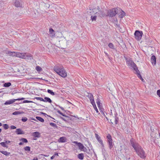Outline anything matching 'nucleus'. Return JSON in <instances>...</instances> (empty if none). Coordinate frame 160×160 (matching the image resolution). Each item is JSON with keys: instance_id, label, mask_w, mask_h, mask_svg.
<instances>
[{"instance_id": "obj_57", "label": "nucleus", "mask_w": 160, "mask_h": 160, "mask_svg": "<svg viewBox=\"0 0 160 160\" xmlns=\"http://www.w3.org/2000/svg\"><path fill=\"white\" fill-rule=\"evenodd\" d=\"M55 156L53 155V156H52L51 157V159H54L55 158Z\"/></svg>"}, {"instance_id": "obj_49", "label": "nucleus", "mask_w": 160, "mask_h": 160, "mask_svg": "<svg viewBox=\"0 0 160 160\" xmlns=\"http://www.w3.org/2000/svg\"><path fill=\"white\" fill-rule=\"evenodd\" d=\"M98 106L99 108V110L103 109L102 108V106L101 105V104H100L99 105H98Z\"/></svg>"}, {"instance_id": "obj_20", "label": "nucleus", "mask_w": 160, "mask_h": 160, "mask_svg": "<svg viewBox=\"0 0 160 160\" xmlns=\"http://www.w3.org/2000/svg\"><path fill=\"white\" fill-rule=\"evenodd\" d=\"M0 152H1L2 154H3L4 155H5L6 156H8L9 155L10 153L9 152H8L6 151H0Z\"/></svg>"}, {"instance_id": "obj_51", "label": "nucleus", "mask_w": 160, "mask_h": 160, "mask_svg": "<svg viewBox=\"0 0 160 160\" xmlns=\"http://www.w3.org/2000/svg\"><path fill=\"white\" fill-rule=\"evenodd\" d=\"M4 141H5L6 144H8L11 142V141H7V140H4Z\"/></svg>"}, {"instance_id": "obj_26", "label": "nucleus", "mask_w": 160, "mask_h": 160, "mask_svg": "<svg viewBox=\"0 0 160 160\" xmlns=\"http://www.w3.org/2000/svg\"><path fill=\"white\" fill-rule=\"evenodd\" d=\"M0 144L2 146L4 147H6L7 148L8 147V146L6 144L5 142H0Z\"/></svg>"}, {"instance_id": "obj_55", "label": "nucleus", "mask_w": 160, "mask_h": 160, "mask_svg": "<svg viewBox=\"0 0 160 160\" xmlns=\"http://www.w3.org/2000/svg\"><path fill=\"white\" fill-rule=\"evenodd\" d=\"M59 107L63 111H65V110H64V109L62 107H60V106H59Z\"/></svg>"}, {"instance_id": "obj_30", "label": "nucleus", "mask_w": 160, "mask_h": 160, "mask_svg": "<svg viewBox=\"0 0 160 160\" xmlns=\"http://www.w3.org/2000/svg\"><path fill=\"white\" fill-rule=\"evenodd\" d=\"M25 151L29 152L30 150V147L29 146H26L24 148Z\"/></svg>"}, {"instance_id": "obj_17", "label": "nucleus", "mask_w": 160, "mask_h": 160, "mask_svg": "<svg viewBox=\"0 0 160 160\" xmlns=\"http://www.w3.org/2000/svg\"><path fill=\"white\" fill-rule=\"evenodd\" d=\"M43 102H48L49 103H51L52 101V100L51 99L47 97H45L44 99V101H43Z\"/></svg>"}, {"instance_id": "obj_45", "label": "nucleus", "mask_w": 160, "mask_h": 160, "mask_svg": "<svg viewBox=\"0 0 160 160\" xmlns=\"http://www.w3.org/2000/svg\"><path fill=\"white\" fill-rule=\"evenodd\" d=\"M93 106V107L94 108V109L95 110L96 112L97 113H98V108H97L96 107V105H94Z\"/></svg>"}, {"instance_id": "obj_5", "label": "nucleus", "mask_w": 160, "mask_h": 160, "mask_svg": "<svg viewBox=\"0 0 160 160\" xmlns=\"http://www.w3.org/2000/svg\"><path fill=\"white\" fill-rule=\"evenodd\" d=\"M142 32L139 30H136L134 33L135 39L138 41H140L142 37Z\"/></svg>"}, {"instance_id": "obj_24", "label": "nucleus", "mask_w": 160, "mask_h": 160, "mask_svg": "<svg viewBox=\"0 0 160 160\" xmlns=\"http://www.w3.org/2000/svg\"><path fill=\"white\" fill-rule=\"evenodd\" d=\"M11 85V83L10 82H8L4 83L3 86L5 87H8Z\"/></svg>"}, {"instance_id": "obj_13", "label": "nucleus", "mask_w": 160, "mask_h": 160, "mask_svg": "<svg viewBox=\"0 0 160 160\" xmlns=\"http://www.w3.org/2000/svg\"><path fill=\"white\" fill-rule=\"evenodd\" d=\"M96 14H98L99 16L101 17H103L105 16L106 15L103 11H100L98 12H96Z\"/></svg>"}, {"instance_id": "obj_14", "label": "nucleus", "mask_w": 160, "mask_h": 160, "mask_svg": "<svg viewBox=\"0 0 160 160\" xmlns=\"http://www.w3.org/2000/svg\"><path fill=\"white\" fill-rule=\"evenodd\" d=\"M14 100H13V99H10L9 100H8L6 101V102L4 103V104L5 105L11 104L14 102Z\"/></svg>"}, {"instance_id": "obj_42", "label": "nucleus", "mask_w": 160, "mask_h": 160, "mask_svg": "<svg viewBox=\"0 0 160 160\" xmlns=\"http://www.w3.org/2000/svg\"><path fill=\"white\" fill-rule=\"evenodd\" d=\"M33 102L32 101H28V100H25L23 101L22 103H29V102Z\"/></svg>"}, {"instance_id": "obj_12", "label": "nucleus", "mask_w": 160, "mask_h": 160, "mask_svg": "<svg viewBox=\"0 0 160 160\" xmlns=\"http://www.w3.org/2000/svg\"><path fill=\"white\" fill-rule=\"evenodd\" d=\"M132 69L135 71L136 72L135 73L137 75V76L138 75V74H140V72L136 64L132 68Z\"/></svg>"}, {"instance_id": "obj_44", "label": "nucleus", "mask_w": 160, "mask_h": 160, "mask_svg": "<svg viewBox=\"0 0 160 160\" xmlns=\"http://www.w3.org/2000/svg\"><path fill=\"white\" fill-rule=\"evenodd\" d=\"M73 143L75 144L76 145H77L78 147L79 146V145L81 143V142H78L77 141H74L72 142Z\"/></svg>"}, {"instance_id": "obj_7", "label": "nucleus", "mask_w": 160, "mask_h": 160, "mask_svg": "<svg viewBox=\"0 0 160 160\" xmlns=\"http://www.w3.org/2000/svg\"><path fill=\"white\" fill-rule=\"evenodd\" d=\"M127 64L128 66L131 68L132 69V68L135 66L136 64L133 62L131 60V59H129L128 61H127Z\"/></svg>"}, {"instance_id": "obj_21", "label": "nucleus", "mask_w": 160, "mask_h": 160, "mask_svg": "<svg viewBox=\"0 0 160 160\" xmlns=\"http://www.w3.org/2000/svg\"><path fill=\"white\" fill-rule=\"evenodd\" d=\"M24 113V112L15 111L12 113V114L13 115H17L18 114H23Z\"/></svg>"}, {"instance_id": "obj_15", "label": "nucleus", "mask_w": 160, "mask_h": 160, "mask_svg": "<svg viewBox=\"0 0 160 160\" xmlns=\"http://www.w3.org/2000/svg\"><path fill=\"white\" fill-rule=\"evenodd\" d=\"M58 142H66V138L64 137H61L58 140Z\"/></svg>"}, {"instance_id": "obj_33", "label": "nucleus", "mask_w": 160, "mask_h": 160, "mask_svg": "<svg viewBox=\"0 0 160 160\" xmlns=\"http://www.w3.org/2000/svg\"><path fill=\"white\" fill-rule=\"evenodd\" d=\"M88 96L90 100L94 98L93 96L91 93H89Z\"/></svg>"}, {"instance_id": "obj_6", "label": "nucleus", "mask_w": 160, "mask_h": 160, "mask_svg": "<svg viewBox=\"0 0 160 160\" xmlns=\"http://www.w3.org/2000/svg\"><path fill=\"white\" fill-rule=\"evenodd\" d=\"M13 4L17 8H21L22 6L21 0H12Z\"/></svg>"}, {"instance_id": "obj_43", "label": "nucleus", "mask_w": 160, "mask_h": 160, "mask_svg": "<svg viewBox=\"0 0 160 160\" xmlns=\"http://www.w3.org/2000/svg\"><path fill=\"white\" fill-rule=\"evenodd\" d=\"M60 114L62 115V116H64V117H67V118H69L70 119V120H72L71 118H70V117H68V116H67V115H66L65 114H63L61 112L60 113Z\"/></svg>"}, {"instance_id": "obj_37", "label": "nucleus", "mask_w": 160, "mask_h": 160, "mask_svg": "<svg viewBox=\"0 0 160 160\" xmlns=\"http://www.w3.org/2000/svg\"><path fill=\"white\" fill-rule=\"evenodd\" d=\"M118 118L117 117H116L115 118V123L116 124H118Z\"/></svg>"}, {"instance_id": "obj_40", "label": "nucleus", "mask_w": 160, "mask_h": 160, "mask_svg": "<svg viewBox=\"0 0 160 160\" xmlns=\"http://www.w3.org/2000/svg\"><path fill=\"white\" fill-rule=\"evenodd\" d=\"M28 120V118L25 117H23L22 119V121L23 122H26Z\"/></svg>"}, {"instance_id": "obj_3", "label": "nucleus", "mask_w": 160, "mask_h": 160, "mask_svg": "<svg viewBox=\"0 0 160 160\" xmlns=\"http://www.w3.org/2000/svg\"><path fill=\"white\" fill-rule=\"evenodd\" d=\"M118 11L117 8H113L109 9L108 11L107 16L110 17H114L118 13Z\"/></svg>"}, {"instance_id": "obj_64", "label": "nucleus", "mask_w": 160, "mask_h": 160, "mask_svg": "<svg viewBox=\"0 0 160 160\" xmlns=\"http://www.w3.org/2000/svg\"><path fill=\"white\" fill-rule=\"evenodd\" d=\"M33 160H38V159L37 158H36V159L34 158L33 159Z\"/></svg>"}, {"instance_id": "obj_2", "label": "nucleus", "mask_w": 160, "mask_h": 160, "mask_svg": "<svg viewBox=\"0 0 160 160\" xmlns=\"http://www.w3.org/2000/svg\"><path fill=\"white\" fill-rule=\"evenodd\" d=\"M54 70L58 75L63 78H65L67 76V72L62 66L54 67Z\"/></svg>"}, {"instance_id": "obj_39", "label": "nucleus", "mask_w": 160, "mask_h": 160, "mask_svg": "<svg viewBox=\"0 0 160 160\" xmlns=\"http://www.w3.org/2000/svg\"><path fill=\"white\" fill-rule=\"evenodd\" d=\"M96 102L97 105H99L100 104H101L100 103V99L98 98H97L96 100Z\"/></svg>"}, {"instance_id": "obj_28", "label": "nucleus", "mask_w": 160, "mask_h": 160, "mask_svg": "<svg viewBox=\"0 0 160 160\" xmlns=\"http://www.w3.org/2000/svg\"><path fill=\"white\" fill-rule=\"evenodd\" d=\"M47 92L48 93L52 95H55V92L51 90L48 89L47 90Z\"/></svg>"}, {"instance_id": "obj_50", "label": "nucleus", "mask_w": 160, "mask_h": 160, "mask_svg": "<svg viewBox=\"0 0 160 160\" xmlns=\"http://www.w3.org/2000/svg\"><path fill=\"white\" fill-rule=\"evenodd\" d=\"M41 113L42 115H44L46 117V116H47L48 117H50V116H49V115H47L46 113H44V112H41Z\"/></svg>"}, {"instance_id": "obj_63", "label": "nucleus", "mask_w": 160, "mask_h": 160, "mask_svg": "<svg viewBox=\"0 0 160 160\" xmlns=\"http://www.w3.org/2000/svg\"><path fill=\"white\" fill-rule=\"evenodd\" d=\"M105 54L107 55V56H108L109 55H108V54L107 53H106L105 52Z\"/></svg>"}, {"instance_id": "obj_4", "label": "nucleus", "mask_w": 160, "mask_h": 160, "mask_svg": "<svg viewBox=\"0 0 160 160\" xmlns=\"http://www.w3.org/2000/svg\"><path fill=\"white\" fill-rule=\"evenodd\" d=\"M107 142L108 144L109 148L110 149H112L114 145L112 142V139L111 135L110 134H108L107 136Z\"/></svg>"}, {"instance_id": "obj_52", "label": "nucleus", "mask_w": 160, "mask_h": 160, "mask_svg": "<svg viewBox=\"0 0 160 160\" xmlns=\"http://www.w3.org/2000/svg\"><path fill=\"white\" fill-rule=\"evenodd\" d=\"M16 128V127L15 126L12 125L11 126V128L12 129H15Z\"/></svg>"}, {"instance_id": "obj_27", "label": "nucleus", "mask_w": 160, "mask_h": 160, "mask_svg": "<svg viewBox=\"0 0 160 160\" xmlns=\"http://www.w3.org/2000/svg\"><path fill=\"white\" fill-rule=\"evenodd\" d=\"M36 70L38 72H40L42 70V68L39 66H37L36 67Z\"/></svg>"}, {"instance_id": "obj_9", "label": "nucleus", "mask_w": 160, "mask_h": 160, "mask_svg": "<svg viewBox=\"0 0 160 160\" xmlns=\"http://www.w3.org/2000/svg\"><path fill=\"white\" fill-rule=\"evenodd\" d=\"M79 149L81 150L82 151H83L85 152H87V149L81 143L80 144L79 146H78Z\"/></svg>"}, {"instance_id": "obj_62", "label": "nucleus", "mask_w": 160, "mask_h": 160, "mask_svg": "<svg viewBox=\"0 0 160 160\" xmlns=\"http://www.w3.org/2000/svg\"><path fill=\"white\" fill-rule=\"evenodd\" d=\"M57 112L60 114V113L61 112V111L59 110H58L57 111Z\"/></svg>"}, {"instance_id": "obj_59", "label": "nucleus", "mask_w": 160, "mask_h": 160, "mask_svg": "<svg viewBox=\"0 0 160 160\" xmlns=\"http://www.w3.org/2000/svg\"><path fill=\"white\" fill-rule=\"evenodd\" d=\"M22 144H23V143L22 142H19V145H21Z\"/></svg>"}, {"instance_id": "obj_58", "label": "nucleus", "mask_w": 160, "mask_h": 160, "mask_svg": "<svg viewBox=\"0 0 160 160\" xmlns=\"http://www.w3.org/2000/svg\"><path fill=\"white\" fill-rule=\"evenodd\" d=\"M61 119H62V120H63V121H66V120H65V118H63V117H61Z\"/></svg>"}, {"instance_id": "obj_60", "label": "nucleus", "mask_w": 160, "mask_h": 160, "mask_svg": "<svg viewBox=\"0 0 160 160\" xmlns=\"http://www.w3.org/2000/svg\"><path fill=\"white\" fill-rule=\"evenodd\" d=\"M25 99V98H20V100H23Z\"/></svg>"}, {"instance_id": "obj_35", "label": "nucleus", "mask_w": 160, "mask_h": 160, "mask_svg": "<svg viewBox=\"0 0 160 160\" xmlns=\"http://www.w3.org/2000/svg\"><path fill=\"white\" fill-rule=\"evenodd\" d=\"M34 98L37 100H40V101H44V99L42 98H41V97H35Z\"/></svg>"}, {"instance_id": "obj_38", "label": "nucleus", "mask_w": 160, "mask_h": 160, "mask_svg": "<svg viewBox=\"0 0 160 160\" xmlns=\"http://www.w3.org/2000/svg\"><path fill=\"white\" fill-rule=\"evenodd\" d=\"M90 101L91 102L92 106L96 105L95 102H94V98L90 100Z\"/></svg>"}, {"instance_id": "obj_53", "label": "nucleus", "mask_w": 160, "mask_h": 160, "mask_svg": "<svg viewBox=\"0 0 160 160\" xmlns=\"http://www.w3.org/2000/svg\"><path fill=\"white\" fill-rule=\"evenodd\" d=\"M124 58H125L126 61V62H127V61H128V60H129V58H128L127 57H125V56H124Z\"/></svg>"}, {"instance_id": "obj_34", "label": "nucleus", "mask_w": 160, "mask_h": 160, "mask_svg": "<svg viewBox=\"0 0 160 160\" xmlns=\"http://www.w3.org/2000/svg\"><path fill=\"white\" fill-rule=\"evenodd\" d=\"M3 126L4 129H7L9 128L8 125L7 124H3Z\"/></svg>"}, {"instance_id": "obj_11", "label": "nucleus", "mask_w": 160, "mask_h": 160, "mask_svg": "<svg viewBox=\"0 0 160 160\" xmlns=\"http://www.w3.org/2000/svg\"><path fill=\"white\" fill-rule=\"evenodd\" d=\"M32 136L34 138H39L41 137L40 133L39 132H35L32 133Z\"/></svg>"}, {"instance_id": "obj_10", "label": "nucleus", "mask_w": 160, "mask_h": 160, "mask_svg": "<svg viewBox=\"0 0 160 160\" xmlns=\"http://www.w3.org/2000/svg\"><path fill=\"white\" fill-rule=\"evenodd\" d=\"M151 60L152 65H156V58L155 55H153L151 56Z\"/></svg>"}, {"instance_id": "obj_16", "label": "nucleus", "mask_w": 160, "mask_h": 160, "mask_svg": "<svg viewBox=\"0 0 160 160\" xmlns=\"http://www.w3.org/2000/svg\"><path fill=\"white\" fill-rule=\"evenodd\" d=\"M15 132L17 134H24V132L20 128L16 129Z\"/></svg>"}, {"instance_id": "obj_19", "label": "nucleus", "mask_w": 160, "mask_h": 160, "mask_svg": "<svg viewBox=\"0 0 160 160\" xmlns=\"http://www.w3.org/2000/svg\"><path fill=\"white\" fill-rule=\"evenodd\" d=\"M8 55L10 56H17V54L16 53L14 52H11L10 51H8Z\"/></svg>"}, {"instance_id": "obj_56", "label": "nucleus", "mask_w": 160, "mask_h": 160, "mask_svg": "<svg viewBox=\"0 0 160 160\" xmlns=\"http://www.w3.org/2000/svg\"><path fill=\"white\" fill-rule=\"evenodd\" d=\"M53 155L55 157L56 156H58V153H55Z\"/></svg>"}, {"instance_id": "obj_25", "label": "nucleus", "mask_w": 160, "mask_h": 160, "mask_svg": "<svg viewBox=\"0 0 160 160\" xmlns=\"http://www.w3.org/2000/svg\"><path fill=\"white\" fill-rule=\"evenodd\" d=\"M108 46L109 47V48L111 49H113L114 50L116 49L115 48H114V45L112 43H109L108 45Z\"/></svg>"}, {"instance_id": "obj_48", "label": "nucleus", "mask_w": 160, "mask_h": 160, "mask_svg": "<svg viewBox=\"0 0 160 160\" xmlns=\"http://www.w3.org/2000/svg\"><path fill=\"white\" fill-rule=\"evenodd\" d=\"M54 32V30H53V29L52 28H50L49 29V32H50V33H52Z\"/></svg>"}, {"instance_id": "obj_8", "label": "nucleus", "mask_w": 160, "mask_h": 160, "mask_svg": "<svg viewBox=\"0 0 160 160\" xmlns=\"http://www.w3.org/2000/svg\"><path fill=\"white\" fill-rule=\"evenodd\" d=\"M95 137L97 138L98 141L101 145L102 147L103 148L104 147V145L103 143L102 140L101 139L100 137L97 134H95Z\"/></svg>"}, {"instance_id": "obj_18", "label": "nucleus", "mask_w": 160, "mask_h": 160, "mask_svg": "<svg viewBox=\"0 0 160 160\" xmlns=\"http://www.w3.org/2000/svg\"><path fill=\"white\" fill-rule=\"evenodd\" d=\"M78 158L80 160H83L84 158V155L83 153L79 154L78 155Z\"/></svg>"}, {"instance_id": "obj_41", "label": "nucleus", "mask_w": 160, "mask_h": 160, "mask_svg": "<svg viewBox=\"0 0 160 160\" xmlns=\"http://www.w3.org/2000/svg\"><path fill=\"white\" fill-rule=\"evenodd\" d=\"M104 109L103 108V109L100 110V112H101L102 114L103 115V116H104V117H106V115L104 113Z\"/></svg>"}, {"instance_id": "obj_46", "label": "nucleus", "mask_w": 160, "mask_h": 160, "mask_svg": "<svg viewBox=\"0 0 160 160\" xmlns=\"http://www.w3.org/2000/svg\"><path fill=\"white\" fill-rule=\"evenodd\" d=\"M23 53H20L21 56H19V57L22 58H26V57L25 54L24 55H23L22 56V54L23 55Z\"/></svg>"}, {"instance_id": "obj_47", "label": "nucleus", "mask_w": 160, "mask_h": 160, "mask_svg": "<svg viewBox=\"0 0 160 160\" xmlns=\"http://www.w3.org/2000/svg\"><path fill=\"white\" fill-rule=\"evenodd\" d=\"M157 94L160 98V89L157 90Z\"/></svg>"}, {"instance_id": "obj_23", "label": "nucleus", "mask_w": 160, "mask_h": 160, "mask_svg": "<svg viewBox=\"0 0 160 160\" xmlns=\"http://www.w3.org/2000/svg\"><path fill=\"white\" fill-rule=\"evenodd\" d=\"M36 118L38 121L41 122H44V120L43 118H42L41 117L39 116H37L36 117Z\"/></svg>"}, {"instance_id": "obj_61", "label": "nucleus", "mask_w": 160, "mask_h": 160, "mask_svg": "<svg viewBox=\"0 0 160 160\" xmlns=\"http://www.w3.org/2000/svg\"><path fill=\"white\" fill-rule=\"evenodd\" d=\"M117 115H118V114L117 113H116L115 114H114L115 118H116V117H117Z\"/></svg>"}, {"instance_id": "obj_36", "label": "nucleus", "mask_w": 160, "mask_h": 160, "mask_svg": "<svg viewBox=\"0 0 160 160\" xmlns=\"http://www.w3.org/2000/svg\"><path fill=\"white\" fill-rule=\"evenodd\" d=\"M137 76L139 78L142 80V82H144V80L143 79V78H142V77L141 75L140 74H138V75Z\"/></svg>"}, {"instance_id": "obj_54", "label": "nucleus", "mask_w": 160, "mask_h": 160, "mask_svg": "<svg viewBox=\"0 0 160 160\" xmlns=\"http://www.w3.org/2000/svg\"><path fill=\"white\" fill-rule=\"evenodd\" d=\"M13 99V100H14V102H15V101H20V98H18L16 99Z\"/></svg>"}, {"instance_id": "obj_22", "label": "nucleus", "mask_w": 160, "mask_h": 160, "mask_svg": "<svg viewBox=\"0 0 160 160\" xmlns=\"http://www.w3.org/2000/svg\"><path fill=\"white\" fill-rule=\"evenodd\" d=\"M126 13L125 12L122 10L121 14L119 15V17L120 18H122L125 15Z\"/></svg>"}, {"instance_id": "obj_1", "label": "nucleus", "mask_w": 160, "mask_h": 160, "mask_svg": "<svg viewBox=\"0 0 160 160\" xmlns=\"http://www.w3.org/2000/svg\"><path fill=\"white\" fill-rule=\"evenodd\" d=\"M130 142L131 146L138 155L142 158L145 159L146 157L145 153L141 145L133 138L130 139Z\"/></svg>"}, {"instance_id": "obj_31", "label": "nucleus", "mask_w": 160, "mask_h": 160, "mask_svg": "<svg viewBox=\"0 0 160 160\" xmlns=\"http://www.w3.org/2000/svg\"><path fill=\"white\" fill-rule=\"evenodd\" d=\"M50 125L51 126L54 127V128H58V126L55 124L51 122L50 123Z\"/></svg>"}, {"instance_id": "obj_32", "label": "nucleus", "mask_w": 160, "mask_h": 160, "mask_svg": "<svg viewBox=\"0 0 160 160\" xmlns=\"http://www.w3.org/2000/svg\"><path fill=\"white\" fill-rule=\"evenodd\" d=\"M97 18V16H91V19L92 20V21H96Z\"/></svg>"}, {"instance_id": "obj_29", "label": "nucleus", "mask_w": 160, "mask_h": 160, "mask_svg": "<svg viewBox=\"0 0 160 160\" xmlns=\"http://www.w3.org/2000/svg\"><path fill=\"white\" fill-rule=\"evenodd\" d=\"M20 140V141H22L23 143H27L28 142V140L25 138H22Z\"/></svg>"}]
</instances>
